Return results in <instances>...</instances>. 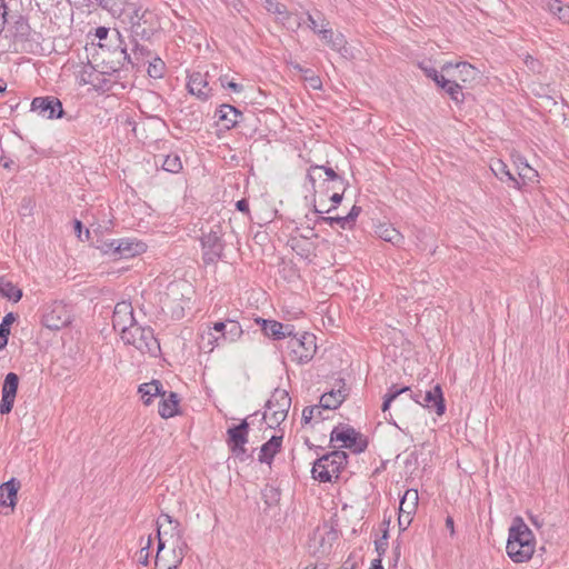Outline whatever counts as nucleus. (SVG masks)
Instances as JSON below:
<instances>
[{
    "label": "nucleus",
    "instance_id": "nucleus-1",
    "mask_svg": "<svg viewBox=\"0 0 569 569\" xmlns=\"http://www.w3.org/2000/svg\"><path fill=\"white\" fill-rule=\"evenodd\" d=\"M508 556L515 562L528 561L535 552V537L519 517L513 519L506 546Z\"/></svg>",
    "mask_w": 569,
    "mask_h": 569
},
{
    "label": "nucleus",
    "instance_id": "nucleus-2",
    "mask_svg": "<svg viewBox=\"0 0 569 569\" xmlns=\"http://www.w3.org/2000/svg\"><path fill=\"white\" fill-rule=\"evenodd\" d=\"M347 463L348 455L342 450H333L322 455L312 465V478L320 482H331L333 478H339Z\"/></svg>",
    "mask_w": 569,
    "mask_h": 569
},
{
    "label": "nucleus",
    "instance_id": "nucleus-3",
    "mask_svg": "<svg viewBox=\"0 0 569 569\" xmlns=\"http://www.w3.org/2000/svg\"><path fill=\"white\" fill-rule=\"evenodd\" d=\"M121 339L124 345L133 346L141 353H148L152 357H157L161 350L153 329L149 326H140L138 322L129 326V329L124 330Z\"/></svg>",
    "mask_w": 569,
    "mask_h": 569
},
{
    "label": "nucleus",
    "instance_id": "nucleus-4",
    "mask_svg": "<svg viewBox=\"0 0 569 569\" xmlns=\"http://www.w3.org/2000/svg\"><path fill=\"white\" fill-rule=\"evenodd\" d=\"M130 30L134 39L150 40L161 29L158 14L149 9H136L130 16Z\"/></svg>",
    "mask_w": 569,
    "mask_h": 569
},
{
    "label": "nucleus",
    "instance_id": "nucleus-5",
    "mask_svg": "<svg viewBox=\"0 0 569 569\" xmlns=\"http://www.w3.org/2000/svg\"><path fill=\"white\" fill-rule=\"evenodd\" d=\"M290 407L291 398L288 391L277 388L266 403L263 419L270 428H277L286 420Z\"/></svg>",
    "mask_w": 569,
    "mask_h": 569
},
{
    "label": "nucleus",
    "instance_id": "nucleus-6",
    "mask_svg": "<svg viewBox=\"0 0 569 569\" xmlns=\"http://www.w3.org/2000/svg\"><path fill=\"white\" fill-rule=\"evenodd\" d=\"M223 231L220 224H214L201 237L202 260L206 264L218 262L223 257L226 243L222 239Z\"/></svg>",
    "mask_w": 569,
    "mask_h": 569
},
{
    "label": "nucleus",
    "instance_id": "nucleus-7",
    "mask_svg": "<svg viewBox=\"0 0 569 569\" xmlns=\"http://www.w3.org/2000/svg\"><path fill=\"white\" fill-rule=\"evenodd\" d=\"M289 357L297 363L309 362L317 351L316 336L303 332L300 337L292 335L288 341Z\"/></svg>",
    "mask_w": 569,
    "mask_h": 569
},
{
    "label": "nucleus",
    "instance_id": "nucleus-8",
    "mask_svg": "<svg viewBox=\"0 0 569 569\" xmlns=\"http://www.w3.org/2000/svg\"><path fill=\"white\" fill-rule=\"evenodd\" d=\"M340 441L343 448L350 449L353 453H361L368 447V441L361 433L348 425L335 427L330 433V442Z\"/></svg>",
    "mask_w": 569,
    "mask_h": 569
},
{
    "label": "nucleus",
    "instance_id": "nucleus-9",
    "mask_svg": "<svg viewBox=\"0 0 569 569\" xmlns=\"http://www.w3.org/2000/svg\"><path fill=\"white\" fill-rule=\"evenodd\" d=\"M408 393L410 400H413L416 403L429 410H433L438 416H442L445 413L446 403L442 389L439 385L433 386L425 393L421 391L412 392L411 390Z\"/></svg>",
    "mask_w": 569,
    "mask_h": 569
},
{
    "label": "nucleus",
    "instance_id": "nucleus-10",
    "mask_svg": "<svg viewBox=\"0 0 569 569\" xmlns=\"http://www.w3.org/2000/svg\"><path fill=\"white\" fill-rule=\"evenodd\" d=\"M31 111L37 112L44 119H60L63 117L61 101L53 96L36 97L31 102Z\"/></svg>",
    "mask_w": 569,
    "mask_h": 569
},
{
    "label": "nucleus",
    "instance_id": "nucleus-11",
    "mask_svg": "<svg viewBox=\"0 0 569 569\" xmlns=\"http://www.w3.org/2000/svg\"><path fill=\"white\" fill-rule=\"evenodd\" d=\"M19 386V377L14 372H9L2 385V399L0 403V413L11 412Z\"/></svg>",
    "mask_w": 569,
    "mask_h": 569
},
{
    "label": "nucleus",
    "instance_id": "nucleus-12",
    "mask_svg": "<svg viewBox=\"0 0 569 569\" xmlns=\"http://www.w3.org/2000/svg\"><path fill=\"white\" fill-rule=\"evenodd\" d=\"M136 322L131 303L126 301L118 302L112 315L113 329L119 330L120 336H122L124 330L129 329V326H133Z\"/></svg>",
    "mask_w": 569,
    "mask_h": 569
},
{
    "label": "nucleus",
    "instance_id": "nucleus-13",
    "mask_svg": "<svg viewBox=\"0 0 569 569\" xmlns=\"http://www.w3.org/2000/svg\"><path fill=\"white\" fill-rule=\"evenodd\" d=\"M257 325L260 326L262 332L274 340L290 338L293 335L295 327L290 323H281L277 320H268L262 318L256 319Z\"/></svg>",
    "mask_w": 569,
    "mask_h": 569
},
{
    "label": "nucleus",
    "instance_id": "nucleus-14",
    "mask_svg": "<svg viewBox=\"0 0 569 569\" xmlns=\"http://www.w3.org/2000/svg\"><path fill=\"white\" fill-rule=\"evenodd\" d=\"M318 18L321 20V28L318 31V36L323 40L332 50L341 52L346 50L347 40L341 32L333 33L332 29L329 28V21L325 18L322 12H318Z\"/></svg>",
    "mask_w": 569,
    "mask_h": 569
},
{
    "label": "nucleus",
    "instance_id": "nucleus-15",
    "mask_svg": "<svg viewBox=\"0 0 569 569\" xmlns=\"http://www.w3.org/2000/svg\"><path fill=\"white\" fill-rule=\"evenodd\" d=\"M42 325L50 330H60L70 322L64 306L57 303L42 316Z\"/></svg>",
    "mask_w": 569,
    "mask_h": 569
},
{
    "label": "nucleus",
    "instance_id": "nucleus-16",
    "mask_svg": "<svg viewBox=\"0 0 569 569\" xmlns=\"http://www.w3.org/2000/svg\"><path fill=\"white\" fill-rule=\"evenodd\" d=\"M187 88L189 93L196 96L198 99L206 101L211 96V89L207 81V74L199 71L192 72L188 77Z\"/></svg>",
    "mask_w": 569,
    "mask_h": 569
},
{
    "label": "nucleus",
    "instance_id": "nucleus-17",
    "mask_svg": "<svg viewBox=\"0 0 569 569\" xmlns=\"http://www.w3.org/2000/svg\"><path fill=\"white\" fill-rule=\"evenodd\" d=\"M20 481L16 478H11L9 481L2 483L0 486V506L8 507L13 511L17 505Z\"/></svg>",
    "mask_w": 569,
    "mask_h": 569
},
{
    "label": "nucleus",
    "instance_id": "nucleus-18",
    "mask_svg": "<svg viewBox=\"0 0 569 569\" xmlns=\"http://www.w3.org/2000/svg\"><path fill=\"white\" fill-rule=\"evenodd\" d=\"M321 170L325 171V174L327 176V180L328 181H332L335 183H338L340 187H343V190H346V187H347L348 182L341 176H339L331 167L317 166V164L316 166H311L308 169V173H307V179L310 182L312 190H315V188H316L317 179L321 178V174H319L317 177L316 173L321 171Z\"/></svg>",
    "mask_w": 569,
    "mask_h": 569
},
{
    "label": "nucleus",
    "instance_id": "nucleus-19",
    "mask_svg": "<svg viewBox=\"0 0 569 569\" xmlns=\"http://www.w3.org/2000/svg\"><path fill=\"white\" fill-rule=\"evenodd\" d=\"M114 250L118 253V259H128L142 253L146 250V244L131 239H120L117 240Z\"/></svg>",
    "mask_w": 569,
    "mask_h": 569
},
{
    "label": "nucleus",
    "instance_id": "nucleus-20",
    "mask_svg": "<svg viewBox=\"0 0 569 569\" xmlns=\"http://www.w3.org/2000/svg\"><path fill=\"white\" fill-rule=\"evenodd\" d=\"M348 396V390L342 383L338 389H332L321 396L319 405L325 410H335L345 401Z\"/></svg>",
    "mask_w": 569,
    "mask_h": 569
},
{
    "label": "nucleus",
    "instance_id": "nucleus-21",
    "mask_svg": "<svg viewBox=\"0 0 569 569\" xmlns=\"http://www.w3.org/2000/svg\"><path fill=\"white\" fill-rule=\"evenodd\" d=\"M283 436H272L261 446L258 460L261 463L271 465L274 456L280 451Z\"/></svg>",
    "mask_w": 569,
    "mask_h": 569
},
{
    "label": "nucleus",
    "instance_id": "nucleus-22",
    "mask_svg": "<svg viewBox=\"0 0 569 569\" xmlns=\"http://www.w3.org/2000/svg\"><path fill=\"white\" fill-rule=\"evenodd\" d=\"M178 406L179 398L176 392L170 391L168 396L163 392L158 406V412L164 419L172 418L178 413Z\"/></svg>",
    "mask_w": 569,
    "mask_h": 569
},
{
    "label": "nucleus",
    "instance_id": "nucleus-23",
    "mask_svg": "<svg viewBox=\"0 0 569 569\" xmlns=\"http://www.w3.org/2000/svg\"><path fill=\"white\" fill-rule=\"evenodd\" d=\"M263 8L276 17L277 22L286 26L289 23L292 13L288 10L287 6L278 0H262Z\"/></svg>",
    "mask_w": 569,
    "mask_h": 569
},
{
    "label": "nucleus",
    "instance_id": "nucleus-24",
    "mask_svg": "<svg viewBox=\"0 0 569 569\" xmlns=\"http://www.w3.org/2000/svg\"><path fill=\"white\" fill-rule=\"evenodd\" d=\"M249 423L247 420H242L239 425L228 429L227 443L228 446L246 445L248 442Z\"/></svg>",
    "mask_w": 569,
    "mask_h": 569
},
{
    "label": "nucleus",
    "instance_id": "nucleus-25",
    "mask_svg": "<svg viewBox=\"0 0 569 569\" xmlns=\"http://www.w3.org/2000/svg\"><path fill=\"white\" fill-rule=\"evenodd\" d=\"M219 120L223 122V126L227 129L234 128L240 119L242 118V112L231 104H221L218 110Z\"/></svg>",
    "mask_w": 569,
    "mask_h": 569
},
{
    "label": "nucleus",
    "instance_id": "nucleus-26",
    "mask_svg": "<svg viewBox=\"0 0 569 569\" xmlns=\"http://www.w3.org/2000/svg\"><path fill=\"white\" fill-rule=\"evenodd\" d=\"M541 8L556 16L561 22L569 23V6L561 0H541Z\"/></svg>",
    "mask_w": 569,
    "mask_h": 569
},
{
    "label": "nucleus",
    "instance_id": "nucleus-27",
    "mask_svg": "<svg viewBox=\"0 0 569 569\" xmlns=\"http://www.w3.org/2000/svg\"><path fill=\"white\" fill-rule=\"evenodd\" d=\"M492 173L501 181H510L512 187L520 189L521 184L517 178L510 172L508 166L500 159H496L490 164Z\"/></svg>",
    "mask_w": 569,
    "mask_h": 569
},
{
    "label": "nucleus",
    "instance_id": "nucleus-28",
    "mask_svg": "<svg viewBox=\"0 0 569 569\" xmlns=\"http://www.w3.org/2000/svg\"><path fill=\"white\" fill-rule=\"evenodd\" d=\"M141 395V399L146 406H149L153 397L162 396V383L159 380H152L147 383H142L138 389Z\"/></svg>",
    "mask_w": 569,
    "mask_h": 569
},
{
    "label": "nucleus",
    "instance_id": "nucleus-29",
    "mask_svg": "<svg viewBox=\"0 0 569 569\" xmlns=\"http://www.w3.org/2000/svg\"><path fill=\"white\" fill-rule=\"evenodd\" d=\"M376 233L383 241L390 242L395 246H400L403 242V236L391 224H379L376 228Z\"/></svg>",
    "mask_w": 569,
    "mask_h": 569
},
{
    "label": "nucleus",
    "instance_id": "nucleus-30",
    "mask_svg": "<svg viewBox=\"0 0 569 569\" xmlns=\"http://www.w3.org/2000/svg\"><path fill=\"white\" fill-rule=\"evenodd\" d=\"M154 162L156 164L160 162L161 168L170 173H178L182 170V162L177 153H170L167 156H156Z\"/></svg>",
    "mask_w": 569,
    "mask_h": 569
},
{
    "label": "nucleus",
    "instance_id": "nucleus-31",
    "mask_svg": "<svg viewBox=\"0 0 569 569\" xmlns=\"http://www.w3.org/2000/svg\"><path fill=\"white\" fill-rule=\"evenodd\" d=\"M419 495L416 489L406 490L405 495L400 499L399 511L413 515L418 507Z\"/></svg>",
    "mask_w": 569,
    "mask_h": 569
},
{
    "label": "nucleus",
    "instance_id": "nucleus-32",
    "mask_svg": "<svg viewBox=\"0 0 569 569\" xmlns=\"http://www.w3.org/2000/svg\"><path fill=\"white\" fill-rule=\"evenodd\" d=\"M409 391V387L398 388L396 385H392L383 397V402L381 406L382 412L386 413L390 409V406L393 401H396L401 395L408 393Z\"/></svg>",
    "mask_w": 569,
    "mask_h": 569
},
{
    "label": "nucleus",
    "instance_id": "nucleus-33",
    "mask_svg": "<svg viewBox=\"0 0 569 569\" xmlns=\"http://www.w3.org/2000/svg\"><path fill=\"white\" fill-rule=\"evenodd\" d=\"M17 315L13 312L7 313L0 323V350L4 349L8 345L10 335V326L16 321Z\"/></svg>",
    "mask_w": 569,
    "mask_h": 569
},
{
    "label": "nucleus",
    "instance_id": "nucleus-34",
    "mask_svg": "<svg viewBox=\"0 0 569 569\" xmlns=\"http://www.w3.org/2000/svg\"><path fill=\"white\" fill-rule=\"evenodd\" d=\"M439 87L442 88L455 102L459 103L463 101L465 96L461 86L456 81L445 79Z\"/></svg>",
    "mask_w": 569,
    "mask_h": 569
},
{
    "label": "nucleus",
    "instance_id": "nucleus-35",
    "mask_svg": "<svg viewBox=\"0 0 569 569\" xmlns=\"http://www.w3.org/2000/svg\"><path fill=\"white\" fill-rule=\"evenodd\" d=\"M243 333L242 327L234 320H227L226 331L223 332L222 342H233L241 338Z\"/></svg>",
    "mask_w": 569,
    "mask_h": 569
},
{
    "label": "nucleus",
    "instance_id": "nucleus-36",
    "mask_svg": "<svg viewBox=\"0 0 569 569\" xmlns=\"http://www.w3.org/2000/svg\"><path fill=\"white\" fill-rule=\"evenodd\" d=\"M0 295L13 302H18L22 298V290L12 282L7 281L0 284Z\"/></svg>",
    "mask_w": 569,
    "mask_h": 569
},
{
    "label": "nucleus",
    "instance_id": "nucleus-37",
    "mask_svg": "<svg viewBox=\"0 0 569 569\" xmlns=\"http://www.w3.org/2000/svg\"><path fill=\"white\" fill-rule=\"evenodd\" d=\"M261 496H262L263 502L268 507H272L279 502L281 492L274 486L266 485L264 488L261 490Z\"/></svg>",
    "mask_w": 569,
    "mask_h": 569
},
{
    "label": "nucleus",
    "instance_id": "nucleus-38",
    "mask_svg": "<svg viewBox=\"0 0 569 569\" xmlns=\"http://www.w3.org/2000/svg\"><path fill=\"white\" fill-rule=\"evenodd\" d=\"M13 28H14V38L16 39H19L22 41L29 40L31 28L28 23V20L24 17L20 16L14 21Z\"/></svg>",
    "mask_w": 569,
    "mask_h": 569
},
{
    "label": "nucleus",
    "instance_id": "nucleus-39",
    "mask_svg": "<svg viewBox=\"0 0 569 569\" xmlns=\"http://www.w3.org/2000/svg\"><path fill=\"white\" fill-rule=\"evenodd\" d=\"M322 410H325L320 405L319 406H308L302 410V422L309 423L312 419L325 420L326 418L322 416Z\"/></svg>",
    "mask_w": 569,
    "mask_h": 569
},
{
    "label": "nucleus",
    "instance_id": "nucleus-40",
    "mask_svg": "<svg viewBox=\"0 0 569 569\" xmlns=\"http://www.w3.org/2000/svg\"><path fill=\"white\" fill-rule=\"evenodd\" d=\"M101 8L112 13H121L124 10L127 0H94Z\"/></svg>",
    "mask_w": 569,
    "mask_h": 569
},
{
    "label": "nucleus",
    "instance_id": "nucleus-41",
    "mask_svg": "<svg viewBox=\"0 0 569 569\" xmlns=\"http://www.w3.org/2000/svg\"><path fill=\"white\" fill-rule=\"evenodd\" d=\"M148 74L153 79H160L163 76L164 62L160 58H153L148 66Z\"/></svg>",
    "mask_w": 569,
    "mask_h": 569
},
{
    "label": "nucleus",
    "instance_id": "nucleus-42",
    "mask_svg": "<svg viewBox=\"0 0 569 569\" xmlns=\"http://www.w3.org/2000/svg\"><path fill=\"white\" fill-rule=\"evenodd\" d=\"M383 526H386V529L383 530V535L380 539L376 540L375 545H376V551L378 552L379 556H382L386 551H387V548H388V527L390 525V520H383L382 522Z\"/></svg>",
    "mask_w": 569,
    "mask_h": 569
},
{
    "label": "nucleus",
    "instance_id": "nucleus-43",
    "mask_svg": "<svg viewBox=\"0 0 569 569\" xmlns=\"http://www.w3.org/2000/svg\"><path fill=\"white\" fill-rule=\"evenodd\" d=\"M163 548H164V542L162 541V539H159L158 551H157V556H156V568L157 569H178L180 563H177V559L171 565H167L163 562V559L160 557V552Z\"/></svg>",
    "mask_w": 569,
    "mask_h": 569
},
{
    "label": "nucleus",
    "instance_id": "nucleus-44",
    "mask_svg": "<svg viewBox=\"0 0 569 569\" xmlns=\"http://www.w3.org/2000/svg\"><path fill=\"white\" fill-rule=\"evenodd\" d=\"M174 523V529H178L180 523L177 520H173V518L167 513L160 515V517L157 519V533H158V540L161 539V529L166 525H172Z\"/></svg>",
    "mask_w": 569,
    "mask_h": 569
},
{
    "label": "nucleus",
    "instance_id": "nucleus-45",
    "mask_svg": "<svg viewBox=\"0 0 569 569\" xmlns=\"http://www.w3.org/2000/svg\"><path fill=\"white\" fill-rule=\"evenodd\" d=\"M152 540L149 536L146 540L144 546H141L139 552H138V561L142 566H147L149 563V549L151 547Z\"/></svg>",
    "mask_w": 569,
    "mask_h": 569
},
{
    "label": "nucleus",
    "instance_id": "nucleus-46",
    "mask_svg": "<svg viewBox=\"0 0 569 569\" xmlns=\"http://www.w3.org/2000/svg\"><path fill=\"white\" fill-rule=\"evenodd\" d=\"M457 69L461 76H465L461 78L462 81H466L468 77L473 78L477 73L476 68L468 62L458 63Z\"/></svg>",
    "mask_w": 569,
    "mask_h": 569
},
{
    "label": "nucleus",
    "instance_id": "nucleus-47",
    "mask_svg": "<svg viewBox=\"0 0 569 569\" xmlns=\"http://www.w3.org/2000/svg\"><path fill=\"white\" fill-rule=\"evenodd\" d=\"M219 81L223 88H228L232 90L236 93H239L243 90V86L240 83L234 82L233 80H229V77L227 74L221 76L219 78Z\"/></svg>",
    "mask_w": 569,
    "mask_h": 569
},
{
    "label": "nucleus",
    "instance_id": "nucleus-48",
    "mask_svg": "<svg viewBox=\"0 0 569 569\" xmlns=\"http://www.w3.org/2000/svg\"><path fill=\"white\" fill-rule=\"evenodd\" d=\"M321 221L328 223L329 226H333L335 223L339 224L342 229L350 228V224L345 217H321Z\"/></svg>",
    "mask_w": 569,
    "mask_h": 569
},
{
    "label": "nucleus",
    "instance_id": "nucleus-49",
    "mask_svg": "<svg viewBox=\"0 0 569 569\" xmlns=\"http://www.w3.org/2000/svg\"><path fill=\"white\" fill-rule=\"evenodd\" d=\"M422 70L425 71L428 78L432 79L437 83V86H440L442 81L446 79L440 72H438L437 69L432 67H423Z\"/></svg>",
    "mask_w": 569,
    "mask_h": 569
},
{
    "label": "nucleus",
    "instance_id": "nucleus-50",
    "mask_svg": "<svg viewBox=\"0 0 569 569\" xmlns=\"http://www.w3.org/2000/svg\"><path fill=\"white\" fill-rule=\"evenodd\" d=\"M318 12L319 11H316V14H311L310 12H307L306 16H307V20L309 22V28L315 32V33H318V31L320 30L321 28V20L318 18Z\"/></svg>",
    "mask_w": 569,
    "mask_h": 569
},
{
    "label": "nucleus",
    "instance_id": "nucleus-51",
    "mask_svg": "<svg viewBox=\"0 0 569 569\" xmlns=\"http://www.w3.org/2000/svg\"><path fill=\"white\" fill-rule=\"evenodd\" d=\"M188 549V545L186 541H180L177 547L173 549L174 559H177V563H181L184 556L186 550Z\"/></svg>",
    "mask_w": 569,
    "mask_h": 569
},
{
    "label": "nucleus",
    "instance_id": "nucleus-52",
    "mask_svg": "<svg viewBox=\"0 0 569 569\" xmlns=\"http://www.w3.org/2000/svg\"><path fill=\"white\" fill-rule=\"evenodd\" d=\"M114 247H117V240H112L110 242H103V244L100 247L101 251L106 254L112 256L114 259H118V253L114 250Z\"/></svg>",
    "mask_w": 569,
    "mask_h": 569
},
{
    "label": "nucleus",
    "instance_id": "nucleus-53",
    "mask_svg": "<svg viewBox=\"0 0 569 569\" xmlns=\"http://www.w3.org/2000/svg\"><path fill=\"white\" fill-rule=\"evenodd\" d=\"M226 327H227V320L226 321H217L213 323V327L212 329L216 331V332H219L220 336L219 337H214V341L217 342V345H219L222 339H223V332L226 331Z\"/></svg>",
    "mask_w": 569,
    "mask_h": 569
},
{
    "label": "nucleus",
    "instance_id": "nucleus-54",
    "mask_svg": "<svg viewBox=\"0 0 569 569\" xmlns=\"http://www.w3.org/2000/svg\"><path fill=\"white\" fill-rule=\"evenodd\" d=\"M412 521V515L399 511L398 525L400 530H406Z\"/></svg>",
    "mask_w": 569,
    "mask_h": 569
},
{
    "label": "nucleus",
    "instance_id": "nucleus-55",
    "mask_svg": "<svg viewBox=\"0 0 569 569\" xmlns=\"http://www.w3.org/2000/svg\"><path fill=\"white\" fill-rule=\"evenodd\" d=\"M133 42H134V46H133L132 51H133L137 60L139 59V56L144 57V56L150 54V51L147 47L138 43V39L133 38Z\"/></svg>",
    "mask_w": 569,
    "mask_h": 569
},
{
    "label": "nucleus",
    "instance_id": "nucleus-56",
    "mask_svg": "<svg viewBox=\"0 0 569 569\" xmlns=\"http://www.w3.org/2000/svg\"><path fill=\"white\" fill-rule=\"evenodd\" d=\"M519 177L521 179H531L532 177H537L538 173L535 169H532L531 167H529V164L527 162L523 163V168L521 171L518 172Z\"/></svg>",
    "mask_w": 569,
    "mask_h": 569
},
{
    "label": "nucleus",
    "instance_id": "nucleus-57",
    "mask_svg": "<svg viewBox=\"0 0 569 569\" xmlns=\"http://www.w3.org/2000/svg\"><path fill=\"white\" fill-rule=\"evenodd\" d=\"M231 452L233 453V456L240 460H246L247 458V450L244 448V445H239V446H229Z\"/></svg>",
    "mask_w": 569,
    "mask_h": 569
},
{
    "label": "nucleus",
    "instance_id": "nucleus-58",
    "mask_svg": "<svg viewBox=\"0 0 569 569\" xmlns=\"http://www.w3.org/2000/svg\"><path fill=\"white\" fill-rule=\"evenodd\" d=\"M361 212V208L358 207V206H352L351 210L349 211V213L346 216L350 227L356 222V219L358 218V216L360 214Z\"/></svg>",
    "mask_w": 569,
    "mask_h": 569
},
{
    "label": "nucleus",
    "instance_id": "nucleus-59",
    "mask_svg": "<svg viewBox=\"0 0 569 569\" xmlns=\"http://www.w3.org/2000/svg\"><path fill=\"white\" fill-rule=\"evenodd\" d=\"M333 188H340V186H338V187L335 186ZM343 192H345L343 187H341V192H335L330 197V200L333 202L332 209H336L337 206L342 201Z\"/></svg>",
    "mask_w": 569,
    "mask_h": 569
},
{
    "label": "nucleus",
    "instance_id": "nucleus-60",
    "mask_svg": "<svg viewBox=\"0 0 569 569\" xmlns=\"http://www.w3.org/2000/svg\"><path fill=\"white\" fill-rule=\"evenodd\" d=\"M237 210L248 214L249 213V203L247 199H241L236 202Z\"/></svg>",
    "mask_w": 569,
    "mask_h": 569
},
{
    "label": "nucleus",
    "instance_id": "nucleus-61",
    "mask_svg": "<svg viewBox=\"0 0 569 569\" xmlns=\"http://www.w3.org/2000/svg\"><path fill=\"white\" fill-rule=\"evenodd\" d=\"M108 33H109V29L104 28V27H99L97 30H96V36L102 40V39H106L108 37Z\"/></svg>",
    "mask_w": 569,
    "mask_h": 569
},
{
    "label": "nucleus",
    "instance_id": "nucleus-62",
    "mask_svg": "<svg viewBox=\"0 0 569 569\" xmlns=\"http://www.w3.org/2000/svg\"><path fill=\"white\" fill-rule=\"evenodd\" d=\"M82 223L80 220H74V232L77 234V237L80 239V240H83L82 238Z\"/></svg>",
    "mask_w": 569,
    "mask_h": 569
},
{
    "label": "nucleus",
    "instance_id": "nucleus-63",
    "mask_svg": "<svg viewBox=\"0 0 569 569\" xmlns=\"http://www.w3.org/2000/svg\"><path fill=\"white\" fill-rule=\"evenodd\" d=\"M446 528L450 530L451 536L455 533V521L450 516L446 519Z\"/></svg>",
    "mask_w": 569,
    "mask_h": 569
},
{
    "label": "nucleus",
    "instance_id": "nucleus-64",
    "mask_svg": "<svg viewBox=\"0 0 569 569\" xmlns=\"http://www.w3.org/2000/svg\"><path fill=\"white\" fill-rule=\"evenodd\" d=\"M369 569H383L380 559H375Z\"/></svg>",
    "mask_w": 569,
    "mask_h": 569
}]
</instances>
